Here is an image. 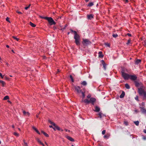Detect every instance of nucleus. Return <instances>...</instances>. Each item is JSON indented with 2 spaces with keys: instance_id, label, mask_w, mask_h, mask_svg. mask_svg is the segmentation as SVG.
Instances as JSON below:
<instances>
[{
  "instance_id": "nucleus-3",
  "label": "nucleus",
  "mask_w": 146,
  "mask_h": 146,
  "mask_svg": "<svg viewBox=\"0 0 146 146\" xmlns=\"http://www.w3.org/2000/svg\"><path fill=\"white\" fill-rule=\"evenodd\" d=\"M121 73L122 76L125 80H128L129 79L130 75L123 72H122Z\"/></svg>"
},
{
  "instance_id": "nucleus-10",
  "label": "nucleus",
  "mask_w": 146,
  "mask_h": 146,
  "mask_svg": "<svg viewBox=\"0 0 146 146\" xmlns=\"http://www.w3.org/2000/svg\"><path fill=\"white\" fill-rule=\"evenodd\" d=\"M94 15L92 14L87 15V19L88 20H91L94 18Z\"/></svg>"
},
{
  "instance_id": "nucleus-8",
  "label": "nucleus",
  "mask_w": 146,
  "mask_h": 146,
  "mask_svg": "<svg viewBox=\"0 0 146 146\" xmlns=\"http://www.w3.org/2000/svg\"><path fill=\"white\" fill-rule=\"evenodd\" d=\"M134 83L135 84V86L136 87H139L141 86L142 84L141 82L139 83L137 81H134Z\"/></svg>"
},
{
  "instance_id": "nucleus-47",
  "label": "nucleus",
  "mask_w": 146,
  "mask_h": 146,
  "mask_svg": "<svg viewBox=\"0 0 146 146\" xmlns=\"http://www.w3.org/2000/svg\"><path fill=\"white\" fill-rule=\"evenodd\" d=\"M67 26V25H66L64 27L62 28V30H64V29H66V27Z\"/></svg>"
},
{
  "instance_id": "nucleus-30",
  "label": "nucleus",
  "mask_w": 146,
  "mask_h": 146,
  "mask_svg": "<svg viewBox=\"0 0 146 146\" xmlns=\"http://www.w3.org/2000/svg\"><path fill=\"white\" fill-rule=\"evenodd\" d=\"M0 83L2 84V85L3 86H4V85L5 84V82L2 80H0Z\"/></svg>"
},
{
  "instance_id": "nucleus-29",
  "label": "nucleus",
  "mask_w": 146,
  "mask_h": 146,
  "mask_svg": "<svg viewBox=\"0 0 146 146\" xmlns=\"http://www.w3.org/2000/svg\"><path fill=\"white\" fill-rule=\"evenodd\" d=\"M93 5H94V4H93V3L90 2L89 3V4L88 5V6L89 7H91V6H92Z\"/></svg>"
},
{
  "instance_id": "nucleus-50",
  "label": "nucleus",
  "mask_w": 146,
  "mask_h": 146,
  "mask_svg": "<svg viewBox=\"0 0 146 146\" xmlns=\"http://www.w3.org/2000/svg\"><path fill=\"white\" fill-rule=\"evenodd\" d=\"M135 100H136L137 101H138L139 100L138 99V96H136L135 97Z\"/></svg>"
},
{
  "instance_id": "nucleus-7",
  "label": "nucleus",
  "mask_w": 146,
  "mask_h": 146,
  "mask_svg": "<svg viewBox=\"0 0 146 146\" xmlns=\"http://www.w3.org/2000/svg\"><path fill=\"white\" fill-rule=\"evenodd\" d=\"M90 103H91L92 105H94V103L96 101V99L94 98H91L90 99Z\"/></svg>"
},
{
  "instance_id": "nucleus-33",
  "label": "nucleus",
  "mask_w": 146,
  "mask_h": 146,
  "mask_svg": "<svg viewBox=\"0 0 146 146\" xmlns=\"http://www.w3.org/2000/svg\"><path fill=\"white\" fill-rule=\"evenodd\" d=\"M112 36L113 37L116 38L118 36V35L117 34H113L112 35Z\"/></svg>"
},
{
  "instance_id": "nucleus-24",
  "label": "nucleus",
  "mask_w": 146,
  "mask_h": 146,
  "mask_svg": "<svg viewBox=\"0 0 146 146\" xmlns=\"http://www.w3.org/2000/svg\"><path fill=\"white\" fill-rule=\"evenodd\" d=\"M23 114L25 115H29V113L28 112H27L25 111H23Z\"/></svg>"
},
{
  "instance_id": "nucleus-13",
  "label": "nucleus",
  "mask_w": 146,
  "mask_h": 146,
  "mask_svg": "<svg viewBox=\"0 0 146 146\" xmlns=\"http://www.w3.org/2000/svg\"><path fill=\"white\" fill-rule=\"evenodd\" d=\"M66 137L68 140H69L71 141H74V139L73 138H72V137H71L69 136H66Z\"/></svg>"
},
{
  "instance_id": "nucleus-54",
  "label": "nucleus",
  "mask_w": 146,
  "mask_h": 146,
  "mask_svg": "<svg viewBox=\"0 0 146 146\" xmlns=\"http://www.w3.org/2000/svg\"><path fill=\"white\" fill-rule=\"evenodd\" d=\"M17 12L19 14H22V13H21V12H20V11H17Z\"/></svg>"
},
{
  "instance_id": "nucleus-32",
  "label": "nucleus",
  "mask_w": 146,
  "mask_h": 146,
  "mask_svg": "<svg viewBox=\"0 0 146 146\" xmlns=\"http://www.w3.org/2000/svg\"><path fill=\"white\" fill-rule=\"evenodd\" d=\"M9 99V96H5L3 98V100H6L7 99Z\"/></svg>"
},
{
  "instance_id": "nucleus-19",
  "label": "nucleus",
  "mask_w": 146,
  "mask_h": 146,
  "mask_svg": "<svg viewBox=\"0 0 146 146\" xmlns=\"http://www.w3.org/2000/svg\"><path fill=\"white\" fill-rule=\"evenodd\" d=\"M125 95V92L124 91H123L121 94L119 96L120 98H123Z\"/></svg>"
},
{
  "instance_id": "nucleus-59",
  "label": "nucleus",
  "mask_w": 146,
  "mask_h": 146,
  "mask_svg": "<svg viewBox=\"0 0 146 146\" xmlns=\"http://www.w3.org/2000/svg\"><path fill=\"white\" fill-rule=\"evenodd\" d=\"M6 46V47L7 48H9V45H7Z\"/></svg>"
},
{
  "instance_id": "nucleus-55",
  "label": "nucleus",
  "mask_w": 146,
  "mask_h": 146,
  "mask_svg": "<svg viewBox=\"0 0 146 146\" xmlns=\"http://www.w3.org/2000/svg\"><path fill=\"white\" fill-rule=\"evenodd\" d=\"M24 145L25 146H28L27 143H25Z\"/></svg>"
},
{
  "instance_id": "nucleus-4",
  "label": "nucleus",
  "mask_w": 146,
  "mask_h": 146,
  "mask_svg": "<svg viewBox=\"0 0 146 146\" xmlns=\"http://www.w3.org/2000/svg\"><path fill=\"white\" fill-rule=\"evenodd\" d=\"M83 42L82 43L83 44H86V45H88L90 44L91 43V42L87 39H83Z\"/></svg>"
},
{
  "instance_id": "nucleus-35",
  "label": "nucleus",
  "mask_w": 146,
  "mask_h": 146,
  "mask_svg": "<svg viewBox=\"0 0 146 146\" xmlns=\"http://www.w3.org/2000/svg\"><path fill=\"white\" fill-rule=\"evenodd\" d=\"M13 38L14 39L16 40L17 41H18L19 39V38H18L15 36H13Z\"/></svg>"
},
{
  "instance_id": "nucleus-57",
  "label": "nucleus",
  "mask_w": 146,
  "mask_h": 146,
  "mask_svg": "<svg viewBox=\"0 0 146 146\" xmlns=\"http://www.w3.org/2000/svg\"><path fill=\"white\" fill-rule=\"evenodd\" d=\"M130 40H128L127 42V44H129L130 42Z\"/></svg>"
},
{
  "instance_id": "nucleus-26",
  "label": "nucleus",
  "mask_w": 146,
  "mask_h": 146,
  "mask_svg": "<svg viewBox=\"0 0 146 146\" xmlns=\"http://www.w3.org/2000/svg\"><path fill=\"white\" fill-rule=\"evenodd\" d=\"M48 122L50 123V124L52 125L53 126L55 125V123L53 122L50 119L48 120Z\"/></svg>"
},
{
  "instance_id": "nucleus-46",
  "label": "nucleus",
  "mask_w": 146,
  "mask_h": 146,
  "mask_svg": "<svg viewBox=\"0 0 146 146\" xmlns=\"http://www.w3.org/2000/svg\"><path fill=\"white\" fill-rule=\"evenodd\" d=\"M105 132H106V130H103L102 132V134H103V135H104L105 133Z\"/></svg>"
},
{
  "instance_id": "nucleus-36",
  "label": "nucleus",
  "mask_w": 146,
  "mask_h": 146,
  "mask_svg": "<svg viewBox=\"0 0 146 146\" xmlns=\"http://www.w3.org/2000/svg\"><path fill=\"white\" fill-rule=\"evenodd\" d=\"M57 130L59 131H63V130L62 129L60 128L59 127H57Z\"/></svg>"
},
{
  "instance_id": "nucleus-23",
  "label": "nucleus",
  "mask_w": 146,
  "mask_h": 146,
  "mask_svg": "<svg viewBox=\"0 0 146 146\" xmlns=\"http://www.w3.org/2000/svg\"><path fill=\"white\" fill-rule=\"evenodd\" d=\"M125 87L127 89H129L130 88L129 86L127 83L125 84Z\"/></svg>"
},
{
  "instance_id": "nucleus-39",
  "label": "nucleus",
  "mask_w": 146,
  "mask_h": 146,
  "mask_svg": "<svg viewBox=\"0 0 146 146\" xmlns=\"http://www.w3.org/2000/svg\"><path fill=\"white\" fill-rule=\"evenodd\" d=\"M124 123L125 125L127 126L128 125V122L127 121H124Z\"/></svg>"
},
{
  "instance_id": "nucleus-2",
  "label": "nucleus",
  "mask_w": 146,
  "mask_h": 146,
  "mask_svg": "<svg viewBox=\"0 0 146 146\" xmlns=\"http://www.w3.org/2000/svg\"><path fill=\"white\" fill-rule=\"evenodd\" d=\"M40 17L42 19H45L48 21L50 25H55L56 24V22L51 17H45L40 16Z\"/></svg>"
},
{
  "instance_id": "nucleus-41",
  "label": "nucleus",
  "mask_w": 146,
  "mask_h": 146,
  "mask_svg": "<svg viewBox=\"0 0 146 146\" xmlns=\"http://www.w3.org/2000/svg\"><path fill=\"white\" fill-rule=\"evenodd\" d=\"M109 137V135H106L104 136V138H108Z\"/></svg>"
},
{
  "instance_id": "nucleus-31",
  "label": "nucleus",
  "mask_w": 146,
  "mask_h": 146,
  "mask_svg": "<svg viewBox=\"0 0 146 146\" xmlns=\"http://www.w3.org/2000/svg\"><path fill=\"white\" fill-rule=\"evenodd\" d=\"M134 123L136 125L138 126L139 125V122L138 121H134Z\"/></svg>"
},
{
  "instance_id": "nucleus-48",
  "label": "nucleus",
  "mask_w": 146,
  "mask_h": 146,
  "mask_svg": "<svg viewBox=\"0 0 146 146\" xmlns=\"http://www.w3.org/2000/svg\"><path fill=\"white\" fill-rule=\"evenodd\" d=\"M9 17H7L6 19V20L7 21L9 22H10L9 20Z\"/></svg>"
},
{
  "instance_id": "nucleus-62",
  "label": "nucleus",
  "mask_w": 146,
  "mask_h": 146,
  "mask_svg": "<svg viewBox=\"0 0 146 146\" xmlns=\"http://www.w3.org/2000/svg\"><path fill=\"white\" fill-rule=\"evenodd\" d=\"M89 1V0H85V1L86 2H87Z\"/></svg>"
},
{
  "instance_id": "nucleus-42",
  "label": "nucleus",
  "mask_w": 146,
  "mask_h": 146,
  "mask_svg": "<svg viewBox=\"0 0 146 146\" xmlns=\"http://www.w3.org/2000/svg\"><path fill=\"white\" fill-rule=\"evenodd\" d=\"M14 134L16 136H17V137L18 136H19V134L18 133H16V132H15L14 133Z\"/></svg>"
},
{
  "instance_id": "nucleus-21",
  "label": "nucleus",
  "mask_w": 146,
  "mask_h": 146,
  "mask_svg": "<svg viewBox=\"0 0 146 146\" xmlns=\"http://www.w3.org/2000/svg\"><path fill=\"white\" fill-rule=\"evenodd\" d=\"M141 62V60L140 59H137L135 62V64H138L140 63Z\"/></svg>"
},
{
  "instance_id": "nucleus-15",
  "label": "nucleus",
  "mask_w": 146,
  "mask_h": 146,
  "mask_svg": "<svg viewBox=\"0 0 146 146\" xmlns=\"http://www.w3.org/2000/svg\"><path fill=\"white\" fill-rule=\"evenodd\" d=\"M102 63L103 65V66L104 68V70H106V64L105 63L104 61L103 60H102Z\"/></svg>"
},
{
  "instance_id": "nucleus-18",
  "label": "nucleus",
  "mask_w": 146,
  "mask_h": 146,
  "mask_svg": "<svg viewBox=\"0 0 146 146\" xmlns=\"http://www.w3.org/2000/svg\"><path fill=\"white\" fill-rule=\"evenodd\" d=\"M36 141L38 142L41 145H42L43 146H44V145L43 144V143H42L39 140V138H36Z\"/></svg>"
},
{
  "instance_id": "nucleus-25",
  "label": "nucleus",
  "mask_w": 146,
  "mask_h": 146,
  "mask_svg": "<svg viewBox=\"0 0 146 146\" xmlns=\"http://www.w3.org/2000/svg\"><path fill=\"white\" fill-rule=\"evenodd\" d=\"M81 84L83 86H85L87 85V83L86 81H84L81 83Z\"/></svg>"
},
{
  "instance_id": "nucleus-44",
  "label": "nucleus",
  "mask_w": 146,
  "mask_h": 146,
  "mask_svg": "<svg viewBox=\"0 0 146 146\" xmlns=\"http://www.w3.org/2000/svg\"><path fill=\"white\" fill-rule=\"evenodd\" d=\"M54 126V128H55V129H57V127H59L56 124H55V125H54L53 126Z\"/></svg>"
},
{
  "instance_id": "nucleus-56",
  "label": "nucleus",
  "mask_w": 146,
  "mask_h": 146,
  "mask_svg": "<svg viewBox=\"0 0 146 146\" xmlns=\"http://www.w3.org/2000/svg\"><path fill=\"white\" fill-rule=\"evenodd\" d=\"M127 35H128V36H131V34H130L129 33H127Z\"/></svg>"
},
{
  "instance_id": "nucleus-37",
  "label": "nucleus",
  "mask_w": 146,
  "mask_h": 146,
  "mask_svg": "<svg viewBox=\"0 0 146 146\" xmlns=\"http://www.w3.org/2000/svg\"><path fill=\"white\" fill-rule=\"evenodd\" d=\"M142 139L144 140H146V136H144L143 135H142Z\"/></svg>"
},
{
  "instance_id": "nucleus-60",
  "label": "nucleus",
  "mask_w": 146,
  "mask_h": 146,
  "mask_svg": "<svg viewBox=\"0 0 146 146\" xmlns=\"http://www.w3.org/2000/svg\"><path fill=\"white\" fill-rule=\"evenodd\" d=\"M38 115H36V117L37 118H38Z\"/></svg>"
},
{
  "instance_id": "nucleus-9",
  "label": "nucleus",
  "mask_w": 146,
  "mask_h": 146,
  "mask_svg": "<svg viewBox=\"0 0 146 146\" xmlns=\"http://www.w3.org/2000/svg\"><path fill=\"white\" fill-rule=\"evenodd\" d=\"M97 115L98 116V117H99L100 119H101L102 117L106 116L104 114L101 112H100L98 114H97Z\"/></svg>"
},
{
  "instance_id": "nucleus-34",
  "label": "nucleus",
  "mask_w": 146,
  "mask_h": 146,
  "mask_svg": "<svg viewBox=\"0 0 146 146\" xmlns=\"http://www.w3.org/2000/svg\"><path fill=\"white\" fill-rule=\"evenodd\" d=\"M143 95L144 98L146 99V92L145 91V92L143 94Z\"/></svg>"
},
{
  "instance_id": "nucleus-11",
  "label": "nucleus",
  "mask_w": 146,
  "mask_h": 146,
  "mask_svg": "<svg viewBox=\"0 0 146 146\" xmlns=\"http://www.w3.org/2000/svg\"><path fill=\"white\" fill-rule=\"evenodd\" d=\"M145 91L142 88L138 89V92L139 94L141 95H142Z\"/></svg>"
},
{
  "instance_id": "nucleus-16",
  "label": "nucleus",
  "mask_w": 146,
  "mask_h": 146,
  "mask_svg": "<svg viewBox=\"0 0 146 146\" xmlns=\"http://www.w3.org/2000/svg\"><path fill=\"white\" fill-rule=\"evenodd\" d=\"M82 102H84V103L87 104H88L90 103V100L88 99H86L84 100H82Z\"/></svg>"
},
{
  "instance_id": "nucleus-40",
  "label": "nucleus",
  "mask_w": 146,
  "mask_h": 146,
  "mask_svg": "<svg viewBox=\"0 0 146 146\" xmlns=\"http://www.w3.org/2000/svg\"><path fill=\"white\" fill-rule=\"evenodd\" d=\"M43 134L46 137H48L49 136L45 132H44Z\"/></svg>"
},
{
  "instance_id": "nucleus-45",
  "label": "nucleus",
  "mask_w": 146,
  "mask_h": 146,
  "mask_svg": "<svg viewBox=\"0 0 146 146\" xmlns=\"http://www.w3.org/2000/svg\"><path fill=\"white\" fill-rule=\"evenodd\" d=\"M31 5L30 4L27 7H25V9L26 10L28 8H29Z\"/></svg>"
},
{
  "instance_id": "nucleus-61",
  "label": "nucleus",
  "mask_w": 146,
  "mask_h": 146,
  "mask_svg": "<svg viewBox=\"0 0 146 146\" xmlns=\"http://www.w3.org/2000/svg\"><path fill=\"white\" fill-rule=\"evenodd\" d=\"M65 130L66 131V132L68 131V130L67 129H65Z\"/></svg>"
},
{
  "instance_id": "nucleus-28",
  "label": "nucleus",
  "mask_w": 146,
  "mask_h": 146,
  "mask_svg": "<svg viewBox=\"0 0 146 146\" xmlns=\"http://www.w3.org/2000/svg\"><path fill=\"white\" fill-rule=\"evenodd\" d=\"M142 43L144 46H146V39H145L143 40V41L142 42Z\"/></svg>"
},
{
  "instance_id": "nucleus-38",
  "label": "nucleus",
  "mask_w": 146,
  "mask_h": 146,
  "mask_svg": "<svg viewBox=\"0 0 146 146\" xmlns=\"http://www.w3.org/2000/svg\"><path fill=\"white\" fill-rule=\"evenodd\" d=\"M70 79H71V80L72 81V82H74V80H73V79L72 76L71 75H70Z\"/></svg>"
},
{
  "instance_id": "nucleus-20",
  "label": "nucleus",
  "mask_w": 146,
  "mask_h": 146,
  "mask_svg": "<svg viewBox=\"0 0 146 146\" xmlns=\"http://www.w3.org/2000/svg\"><path fill=\"white\" fill-rule=\"evenodd\" d=\"M141 111L143 113H146V110L143 107H141Z\"/></svg>"
},
{
  "instance_id": "nucleus-49",
  "label": "nucleus",
  "mask_w": 146,
  "mask_h": 146,
  "mask_svg": "<svg viewBox=\"0 0 146 146\" xmlns=\"http://www.w3.org/2000/svg\"><path fill=\"white\" fill-rule=\"evenodd\" d=\"M105 44L107 46H108L109 47H110V44H109L108 43H106Z\"/></svg>"
},
{
  "instance_id": "nucleus-6",
  "label": "nucleus",
  "mask_w": 146,
  "mask_h": 146,
  "mask_svg": "<svg viewBox=\"0 0 146 146\" xmlns=\"http://www.w3.org/2000/svg\"><path fill=\"white\" fill-rule=\"evenodd\" d=\"M137 77L135 75H130L129 79H130L131 80L135 81L137 79Z\"/></svg>"
},
{
  "instance_id": "nucleus-22",
  "label": "nucleus",
  "mask_w": 146,
  "mask_h": 146,
  "mask_svg": "<svg viewBox=\"0 0 146 146\" xmlns=\"http://www.w3.org/2000/svg\"><path fill=\"white\" fill-rule=\"evenodd\" d=\"M33 129H34L36 133L38 134H40V133L38 131L36 128L35 127L33 126Z\"/></svg>"
},
{
  "instance_id": "nucleus-1",
  "label": "nucleus",
  "mask_w": 146,
  "mask_h": 146,
  "mask_svg": "<svg viewBox=\"0 0 146 146\" xmlns=\"http://www.w3.org/2000/svg\"><path fill=\"white\" fill-rule=\"evenodd\" d=\"M71 33H74V38L75 40V43L78 46L80 45V37L78 34H77L76 32L73 31L72 29H70Z\"/></svg>"
},
{
  "instance_id": "nucleus-17",
  "label": "nucleus",
  "mask_w": 146,
  "mask_h": 146,
  "mask_svg": "<svg viewBox=\"0 0 146 146\" xmlns=\"http://www.w3.org/2000/svg\"><path fill=\"white\" fill-rule=\"evenodd\" d=\"M99 57L100 58H102L104 57V55L102 54V52L100 51L98 52Z\"/></svg>"
},
{
  "instance_id": "nucleus-64",
  "label": "nucleus",
  "mask_w": 146,
  "mask_h": 146,
  "mask_svg": "<svg viewBox=\"0 0 146 146\" xmlns=\"http://www.w3.org/2000/svg\"><path fill=\"white\" fill-rule=\"evenodd\" d=\"M41 132H42V133H43H43L44 132V131H41Z\"/></svg>"
},
{
  "instance_id": "nucleus-52",
  "label": "nucleus",
  "mask_w": 146,
  "mask_h": 146,
  "mask_svg": "<svg viewBox=\"0 0 146 146\" xmlns=\"http://www.w3.org/2000/svg\"><path fill=\"white\" fill-rule=\"evenodd\" d=\"M123 1L125 3H127L128 2V0H123Z\"/></svg>"
},
{
  "instance_id": "nucleus-58",
  "label": "nucleus",
  "mask_w": 146,
  "mask_h": 146,
  "mask_svg": "<svg viewBox=\"0 0 146 146\" xmlns=\"http://www.w3.org/2000/svg\"><path fill=\"white\" fill-rule=\"evenodd\" d=\"M143 132H144V133H146V130H145V129H144V130H143Z\"/></svg>"
},
{
  "instance_id": "nucleus-51",
  "label": "nucleus",
  "mask_w": 146,
  "mask_h": 146,
  "mask_svg": "<svg viewBox=\"0 0 146 146\" xmlns=\"http://www.w3.org/2000/svg\"><path fill=\"white\" fill-rule=\"evenodd\" d=\"M87 98H91V95L90 94H89L87 96Z\"/></svg>"
},
{
  "instance_id": "nucleus-43",
  "label": "nucleus",
  "mask_w": 146,
  "mask_h": 146,
  "mask_svg": "<svg viewBox=\"0 0 146 146\" xmlns=\"http://www.w3.org/2000/svg\"><path fill=\"white\" fill-rule=\"evenodd\" d=\"M49 127L50 128H52L54 131H56V129H55V128H54V127H53L52 125H49Z\"/></svg>"
},
{
  "instance_id": "nucleus-27",
  "label": "nucleus",
  "mask_w": 146,
  "mask_h": 146,
  "mask_svg": "<svg viewBox=\"0 0 146 146\" xmlns=\"http://www.w3.org/2000/svg\"><path fill=\"white\" fill-rule=\"evenodd\" d=\"M29 25L33 27H35L36 26V25L32 23L31 22H30L29 23Z\"/></svg>"
},
{
  "instance_id": "nucleus-63",
  "label": "nucleus",
  "mask_w": 146,
  "mask_h": 146,
  "mask_svg": "<svg viewBox=\"0 0 146 146\" xmlns=\"http://www.w3.org/2000/svg\"><path fill=\"white\" fill-rule=\"evenodd\" d=\"M23 142H24V144H25V143H26L25 141V140H23Z\"/></svg>"
},
{
  "instance_id": "nucleus-5",
  "label": "nucleus",
  "mask_w": 146,
  "mask_h": 146,
  "mask_svg": "<svg viewBox=\"0 0 146 146\" xmlns=\"http://www.w3.org/2000/svg\"><path fill=\"white\" fill-rule=\"evenodd\" d=\"M77 93L78 94H79L80 93H81L82 94V99H83L85 97V92L83 91L82 90H81V89H80L79 91V92H78Z\"/></svg>"
},
{
  "instance_id": "nucleus-14",
  "label": "nucleus",
  "mask_w": 146,
  "mask_h": 146,
  "mask_svg": "<svg viewBox=\"0 0 146 146\" xmlns=\"http://www.w3.org/2000/svg\"><path fill=\"white\" fill-rule=\"evenodd\" d=\"M95 110H94V111L96 112H99L100 110V108L97 106H96L95 108Z\"/></svg>"
},
{
  "instance_id": "nucleus-12",
  "label": "nucleus",
  "mask_w": 146,
  "mask_h": 146,
  "mask_svg": "<svg viewBox=\"0 0 146 146\" xmlns=\"http://www.w3.org/2000/svg\"><path fill=\"white\" fill-rule=\"evenodd\" d=\"M74 88L75 90L78 92H79V91L80 89V87L78 86H74Z\"/></svg>"
},
{
  "instance_id": "nucleus-53",
  "label": "nucleus",
  "mask_w": 146,
  "mask_h": 146,
  "mask_svg": "<svg viewBox=\"0 0 146 146\" xmlns=\"http://www.w3.org/2000/svg\"><path fill=\"white\" fill-rule=\"evenodd\" d=\"M0 76H1L2 78H3V76L2 74L1 73H0Z\"/></svg>"
}]
</instances>
